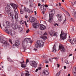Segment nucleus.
I'll return each instance as SVG.
<instances>
[{"mask_svg":"<svg viewBox=\"0 0 76 76\" xmlns=\"http://www.w3.org/2000/svg\"><path fill=\"white\" fill-rule=\"evenodd\" d=\"M38 69L39 70H41V67H39L38 68Z\"/></svg>","mask_w":76,"mask_h":76,"instance_id":"53","label":"nucleus"},{"mask_svg":"<svg viewBox=\"0 0 76 76\" xmlns=\"http://www.w3.org/2000/svg\"><path fill=\"white\" fill-rule=\"evenodd\" d=\"M73 75L74 76H76V73L75 72H72Z\"/></svg>","mask_w":76,"mask_h":76,"instance_id":"33","label":"nucleus"},{"mask_svg":"<svg viewBox=\"0 0 76 76\" xmlns=\"http://www.w3.org/2000/svg\"><path fill=\"white\" fill-rule=\"evenodd\" d=\"M20 14H23V12H25V11H23V10H20Z\"/></svg>","mask_w":76,"mask_h":76,"instance_id":"27","label":"nucleus"},{"mask_svg":"<svg viewBox=\"0 0 76 76\" xmlns=\"http://www.w3.org/2000/svg\"><path fill=\"white\" fill-rule=\"evenodd\" d=\"M12 27L13 29H17V27L16 26V24H12Z\"/></svg>","mask_w":76,"mask_h":76,"instance_id":"19","label":"nucleus"},{"mask_svg":"<svg viewBox=\"0 0 76 76\" xmlns=\"http://www.w3.org/2000/svg\"><path fill=\"white\" fill-rule=\"evenodd\" d=\"M74 17H75V18H76V12H75V13H74Z\"/></svg>","mask_w":76,"mask_h":76,"instance_id":"45","label":"nucleus"},{"mask_svg":"<svg viewBox=\"0 0 76 76\" xmlns=\"http://www.w3.org/2000/svg\"><path fill=\"white\" fill-rule=\"evenodd\" d=\"M53 58H52L51 59V58H49V61H50V62H53Z\"/></svg>","mask_w":76,"mask_h":76,"instance_id":"31","label":"nucleus"},{"mask_svg":"<svg viewBox=\"0 0 76 76\" xmlns=\"http://www.w3.org/2000/svg\"><path fill=\"white\" fill-rule=\"evenodd\" d=\"M59 50H61L62 52H65V49L64 46L63 45H59Z\"/></svg>","mask_w":76,"mask_h":76,"instance_id":"11","label":"nucleus"},{"mask_svg":"<svg viewBox=\"0 0 76 76\" xmlns=\"http://www.w3.org/2000/svg\"><path fill=\"white\" fill-rule=\"evenodd\" d=\"M30 75V74H29V73H26V76H29Z\"/></svg>","mask_w":76,"mask_h":76,"instance_id":"34","label":"nucleus"},{"mask_svg":"<svg viewBox=\"0 0 76 76\" xmlns=\"http://www.w3.org/2000/svg\"><path fill=\"white\" fill-rule=\"evenodd\" d=\"M38 71V69H37L36 70V72H37Z\"/></svg>","mask_w":76,"mask_h":76,"instance_id":"55","label":"nucleus"},{"mask_svg":"<svg viewBox=\"0 0 76 76\" xmlns=\"http://www.w3.org/2000/svg\"><path fill=\"white\" fill-rule=\"evenodd\" d=\"M44 56H45L44 55H42V57H43V58H44L45 57Z\"/></svg>","mask_w":76,"mask_h":76,"instance_id":"64","label":"nucleus"},{"mask_svg":"<svg viewBox=\"0 0 76 76\" xmlns=\"http://www.w3.org/2000/svg\"><path fill=\"white\" fill-rule=\"evenodd\" d=\"M73 40L74 42H76V38H74L73 39Z\"/></svg>","mask_w":76,"mask_h":76,"instance_id":"41","label":"nucleus"},{"mask_svg":"<svg viewBox=\"0 0 76 76\" xmlns=\"http://www.w3.org/2000/svg\"><path fill=\"white\" fill-rule=\"evenodd\" d=\"M28 43H32V41L29 38H25L23 41V46L26 47L28 44Z\"/></svg>","mask_w":76,"mask_h":76,"instance_id":"2","label":"nucleus"},{"mask_svg":"<svg viewBox=\"0 0 76 76\" xmlns=\"http://www.w3.org/2000/svg\"><path fill=\"white\" fill-rule=\"evenodd\" d=\"M33 6H34V5H33V4L30 3V5H29L30 7H33Z\"/></svg>","mask_w":76,"mask_h":76,"instance_id":"30","label":"nucleus"},{"mask_svg":"<svg viewBox=\"0 0 76 76\" xmlns=\"http://www.w3.org/2000/svg\"><path fill=\"white\" fill-rule=\"evenodd\" d=\"M21 66L22 67H23V68H25V67H26V64H21Z\"/></svg>","mask_w":76,"mask_h":76,"instance_id":"23","label":"nucleus"},{"mask_svg":"<svg viewBox=\"0 0 76 76\" xmlns=\"http://www.w3.org/2000/svg\"><path fill=\"white\" fill-rule=\"evenodd\" d=\"M25 24V25L26 26V27H28V26L27 25V24H26V21L24 22Z\"/></svg>","mask_w":76,"mask_h":76,"instance_id":"44","label":"nucleus"},{"mask_svg":"<svg viewBox=\"0 0 76 76\" xmlns=\"http://www.w3.org/2000/svg\"><path fill=\"white\" fill-rule=\"evenodd\" d=\"M7 59H8V61H10V62H13V60H12V59H10V57H8Z\"/></svg>","mask_w":76,"mask_h":76,"instance_id":"25","label":"nucleus"},{"mask_svg":"<svg viewBox=\"0 0 76 76\" xmlns=\"http://www.w3.org/2000/svg\"><path fill=\"white\" fill-rule=\"evenodd\" d=\"M45 7H48V6L47 5H45Z\"/></svg>","mask_w":76,"mask_h":76,"instance_id":"51","label":"nucleus"},{"mask_svg":"<svg viewBox=\"0 0 76 76\" xmlns=\"http://www.w3.org/2000/svg\"><path fill=\"white\" fill-rule=\"evenodd\" d=\"M67 33H64V32H62V31H61V33L60 35V37L61 39H62V40H64V39H66L67 38Z\"/></svg>","mask_w":76,"mask_h":76,"instance_id":"5","label":"nucleus"},{"mask_svg":"<svg viewBox=\"0 0 76 76\" xmlns=\"http://www.w3.org/2000/svg\"><path fill=\"white\" fill-rule=\"evenodd\" d=\"M18 29H19L20 32H21V31H22V27H19Z\"/></svg>","mask_w":76,"mask_h":76,"instance_id":"32","label":"nucleus"},{"mask_svg":"<svg viewBox=\"0 0 76 76\" xmlns=\"http://www.w3.org/2000/svg\"><path fill=\"white\" fill-rule=\"evenodd\" d=\"M30 22H34V21H35V18H34V17H31L30 18Z\"/></svg>","mask_w":76,"mask_h":76,"instance_id":"17","label":"nucleus"},{"mask_svg":"<svg viewBox=\"0 0 76 76\" xmlns=\"http://www.w3.org/2000/svg\"><path fill=\"white\" fill-rule=\"evenodd\" d=\"M6 25H7V26L6 25H5L4 24V23H3V26H4L5 28H9V26H10V23L9 22V21L5 23Z\"/></svg>","mask_w":76,"mask_h":76,"instance_id":"13","label":"nucleus"},{"mask_svg":"<svg viewBox=\"0 0 76 76\" xmlns=\"http://www.w3.org/2000/svg\"><path fill=\"white\" fill-rule=\"evenodd\" d=\"M66 23V20H65L63 22V23Z\"/></svg>","mask_w":76,"mask_h":76,"instance_id":"59","label":"nucleus"},{"mask_svg":"<svg viewBox=\"0 0 76 76\" xmlns=\"http://www.w3.org/2000/svg\"><path fill=\"white\" fill-rule=\"evenodd\" d=\"M33 50H34V51H37V49L35 48H34L33 49Z\"/></svg>","mask_w":76,"mask_h":76,"instance_id":"49","label":"nucleus"},{"mask_svg":"<svg viewBox=\"0 0 76 76\" xmlns=\"http://www.w3.org/2000/svg\"><path fill=\"white\" fill-rule=\"evenodd\" d=\"M64 69H66V66H64Z\"/></svg>","mask_w":76,"mask_h":76,"instance_id":"57","label":"nucleus"},{"mask_svg":"<svg viewBox=\"0 0 76 76\" xmlns=\"http://www.w3.org/2000/svg\"><path fill=\"white\" fill-rule=\"evenodd\" d=\"M44 46V42L41 40L37 41L35 44V47L37 48H41Z\"/></svg>","mask_w":76,"mask_h":76,"instance_id":"3","label":"nucleus"},{"mask_svg":"<svg viewBox=\"0 0 76 76\" xmlns=\"http://www.w3.org/2000/svg\"><path fill=\"white\" fill-rule=\"evenodd\" d=\"M69 41L72 44H74V41H73V40L69 39Z\"/></svg>","mask_w":76,"mask_h":76,"instance_id":"24","label":"nucleus"},{"mask_svg":"<svg viewBox=\"0 0 76 76\" xmlns=\"http://www.w3.org/2000/svg\"><path fill=\"white\" fill-rule=\"evenodd\" d=\"M23 10V11L26 12H27V13H32V12H33V10H31V11H30L29 9H28V8H27L25 7H24Z\"/></svg>","mask_w":76,"mask_h":76,"instance_id":"10","label":"nucleus"},{"mask_svg":"<svg viewBox=\"0 0 76 76\" xmlns=\"http://www.w3.org/2000/svg\"><path fill=\"white\" fill-rule=\"evenodd\" d=\"M29 61V60L28 59H27L26 61V63H28V62Z\"/></svg>","mask_w":76,"mask_h":76,"instance_id":"50","label":"nucleus"},{"mask_svg":"<svg viewBox=\"0 0 76 76\" xmlns=\"http://www.w3.org/2000/svg\"><path fill=\"white\" fill-rule=\"evenodd\" d=\"M43 74L46 75H48V74H49V73H48V71L45 70H44L43 71Z\"/></svg>","mask_w":76,"mask_h":76,"instance_id":"16","label":"nucleus"},{"mask_svg":"<svg viewBox=\"0 0 76 76\" xmlns=\"http://www.w3.org/2000/svg\"><path fill=\"white\" fill-rule=\"evenodd\" d=\"M29 32V29H28L27 30H26V33H27V34H28V33Z\"/></svg>","mask_w":76,"mask_h":76,"instance_id":"42","label":"nucleus"},{"mask_svg":"<svg viewBox=\"0 0 76 76\" xmlns=\"http://www.w3.org/2000/svg\"><path fill=\"white\" fill-rule=\"evenodd\" d=\"M74 4H76V1H75V2H74Z\"/></svg>","mask_w":76,"mask_h":76,"instance_id":"61","label":"nucleus"},{"mask_svg":"<svg viewBox=\"0 0 76 76\" xmlns=\"http://www.w3.org/2000/svg\"><path fill=\"white\" fill-rule=\"evenodd\" d=\"M45 63H48L49 62L47 60H46L45 61Z\"/></svg>","mask_w":76,"mask_h":76,"instance_id":"40","label":"nucleus"},{"mask_svg":"<svg viewBox=\"0 0 76 76\" xmlns=\"http://www.w3.org/2000/svg\"><path fill=\"white\" fill-rule=\"evenodd\" d=\"M49 34L50 36H56V37H57V34H58V33H56L53 31H50Z\"/></svg>","mask_w":76,"mask_h":76,"instance_id":"8","label":"nucleus"},{"mask_svg":"<svg viewBox=\"0 0 76 76\" xmlns=\"http://www.w3.org/2000/svg\"><path fill=\"white\" fill-rule=\"evenodd\" d=\"M10 70H11V67H8V71H10Z\"/></svg>","mask_w":76,"mask_h":76,"instance_id":"38","label":"nucleus"},{"mask_svg":"<svg viewBox=\"0 0 76 76\" xmlns=\"http://www.w3.org/2000/svg\"><path fill=\"white\" fill-rule=\"evenodd\" d=\"M28 16L27 15H26L25 16V18H27Z\"/></svg>","mask_w":76,"mask_h":76,"instance_id":"52","label":"nucleus"},{"mask_svg":"<svg viewBox=\"0 0 76 76\" xmlns=\"http://www.w3.org/2000/svg\"><path fill=\"white\" fill-rule=\"evenodd\" d=\"M33 27L34 28H37V26H38L37 25V23H34L32 25Z\"/></svg>","mask_w":76,"mask_h":76,"instance_id":"18","label":"nucleus"},{"mask_svg":"<svg viewBox=\"0 0 76 76\" xmlns=\"http://www.w3.org/2000/svg\"><path fill=\"white\" fill-rule=\"evenodd\" d=\"M57 66L58 67H60V65H59V64H57Z\"/></svg>","mask_w":76,"mask_h":76,"instance_id":"47","label":"nucleus"},{"mask_svg":"<svg viewBox=\"0 0 76 76\" xmlns=\"http://www.w3.org/2000/svg\"><path fill=\"white\" fill-rule=\"evenodd\" d=\"M21 76H24V74H23V73H21Z\"/></svg>","mask_w":76,"mask_h":76,"instance_id":"46","label":"nucleus"},{"mask_svg":"<svg viewBox=\"0 0 76 76\" xmlns=\"http://www.w3.org/2000/svg\"><path fill=\"white\" fill-rule=\"evenodd\" d=\"M10 6H12L14 9L15 13V15L14 16L15 19H18V14L17 13L18 12V10L17 8L18 6L16 4L12 3L8 4L7 6L5 8V11L8 12L9 16H10L12 17V19H13V11L10 9H11Z\"/></svg>","mask_w":76,"mask_h":76,"instance_id":"1","label":"nucleus"},{"mask_svg":"<svg viewBox=\"0 0 76 76\" xmlns=\"http://www.w3.org/2000/svg\"><path fill=\"white\" fill-rule=\"evenodd\" d=\"M20 23L21 24V25H23V24H24V22H23V20H21L20 21Z\"/></svg>","mask_w":76,"mask_h":76,"instance_id":"26","label":"nucleus"},{"mask_svg":"<svg viewBox=\"0 0 76 76\" xmlns=\"http://www.w3.org/2000/svg\"><path fill=\"white\" fill-rule=\"evenodd\" d=\"M71 11L72 12H75V10H74L73 9H72L71 10Z\"/></svg>","mask_w":76,"mask_h":76,"instance_id":"43","label":"nucleus"},{"mask_svg":"<svg viewBox=\"0 0 76 76\" xmlns=\"http://www.w3.org/2000/svg\"><path fill=\"white\" fill-rule=\"evenodd\" d=\"M61 73V72L60 71L58 72L56 74V76H59L60 75V73Z\"/></svg>","mask_w":76,"mask_h":76,"instance_id":"28","label":"nucleus"},{"mask_svg":"<svg viewBox=\"0 0 76 76\" xmlns=\"http://www.w3.org/2000/svg\"><path fill=\"white\" fill-rule=\"evenodd\" d=\"M56 47L54 46L53 48V53H56Z\"/></svg>","mask_w":76,"mask_h":76,"instance_id":"21","label":"nucleus"},{"mask_svg":"<svg viewBox=\"0 0 76 76\" xmlns=\"http://www.w3.org/2000/svg\"><path fill=\"white\" fill-rule=\"evenodd\" d=\"M41 6V4H40V3H39L38 4V6Z\"/></svg>","mask_w":76,"mask_h":76,"instance_id":"54","label":"nucleus"},{"mask_svg":"<svg viewBox=\"0 0 76 76\" xmlns=\"http://www.w3.org/2000/svg\"><path fill=\"white\" fill-rule=\"evenodd\" d=\"M53 10H52L49 12V19L48 20V22L51 23L53 20V16H54V14H53Z\"/></svg>","mask_w":76,"mask_h":76,"instance_id":"4","label":"nucleus"},{"mask_svg":"<svg viewBox=\"0 0 76 76\" xmlns=\"http://www.w3.org/2000/svg\"><path fill=\"white\" fill-rule=\"evenodd\" d=\"M15 45V46H18L19 45V41L18 40L16 41Z\"/></svg>","mask_w":76,"mask_h":76,"instance_id":"20","label":"nucleus"},{"mask_svg":"<svg viewBox=\"0 0 76 76\" xmlns=\"http://www.w3.org/2000/svg\"><path fill=\"white\" fill-rule=\"evenodd\" d=\"M30 64L33 67H37V62L34 61H30Z\"/></svg>","mask_w":76,"mask_h":76,"instance_id":"7","label":"nucleus"},{"mask_svg":"<svg viewBox=\"0 0 76 76\" xmlns=\"http://www.w3.org/2000/svg\"><path fill=\"white\" fill-rule=\"evenodd\" d=\"M5 32L8 34H10V35L12 36L14 35L15 34V32L12 30H6Z\"/></svg>","mask_w":76,"mask_h":76,"instance_id":"6","label":"nucleus"},{"mask_svg":"<svg viewBox=\"0 0 76 76\" xmlns=\"http://www.w3.org/2000/svg\"><path fill=\"white\" fill-rule=\"evenodd\" d=\"M40 9H41V10H45V9H44V6L43 5H41Z\"/></svg>","mask_w":76,"mask_h":76,"instance_id":"22","label":"nucleus"},{"mask_svg":"<svg viewBox=\"0 0 76 76\" xmlns=\"http://www.w3.org/2000/svg\"><path fill=\"white\" fill-rule=\"evenodd\" d=\"M46 66V67H48V65H47Z\"/></svg>","mask_w":76,"mask_h":76,"instance_id":"63","label":"nucleus"},{"mask_svg":"<svg viewBox=\"0 0 76 76\" xmlns=\"http://www.w3.org/2000/svg\"><path fill=\"white\" fill-rule=\"evenodd\" d=\"M33 1H34V0H29L30 3H31V2H32Z\"/></svg>","mask_w":76,"mask_h":76,"instance_id":"48","label":"nucleus"},{"mask_svg":"<svg viewBox=\"0 0 76 76\" xmlns=\"http://www.w3.org/2000/svg\"><path fill=\"white\" fill-rule=\"evenodd\" d=\"M72 56V54H70L69 55V57H70V56Z\"/></svg>","mask_w":76,"mask_h":76,"instance_id":"56","label":"nucleus"},{"mask_svg":"<svg viewBox=\"0 0 76 76\" xmlns=\"http://www.w3.org/2000/svg\"><path fill=\"white\" fill-rule=\"evenodd\" d=\"M66 14L67 15H68V16H70V14H69V13H68L67 11H66Z\"/></svg>","mask_w":76,"mask_h":76,"instance_id":"37","label":"nucleus"},{"mask_svg":"<svg viewBox=\"0 0 76 76\" xmlns=\"http://www.w3.org/2000/svg\"><path fill=\"white\" fill-rule=\"evenodd\" d=\"M1 43H3V44L5 45H8V44L7 42L6 41L4 42V38L1 39Z\"/></svg>","mask_w":76,"mask_h":76,"instance_id":"12","label":"nucleus"},{"mask_svg":"<svg viewBox=\"0 0 76 76\" xmlns=\"http://www.w3.org/2000/svg\"><path fill=\"white\" fill-rule=\"evenodd\" d=\"M59 9H61V10H63V11H65V10L64 9V8L63 7H59Z\"/></svg>","mask_w":76,"mask_h":76,"instance_id":"29","label":"nucleus"},{"mask_svg":"<svg viewBox=\"0 0 76 76\" xmlns=\"http://www.w3.org/2000/svg\"><path fill=\"white\" fill-rule=\"evenodd\" d=\"M42 13L43 14H44V13H45V12L44 11H42Z\"/></svg>","mask_w":76,"mask_h":76,"instance_id":"60","label":"nucleus"},{"mask_svg":"<svg viewBox=\"0 0 76 76\" xmlns=\"http://www.w3.org/2000/svg\"><path fill=\"white\" fill-rule=\"evenodd\" d=\"M47 34L45 32L44 34V36L43 37H42L41 38L43 39H44V40H45L46 39H47V36H45V35L46 36L47 35Z\"/></svg>","mask_w":76,"mask_h":76,"instance_id":"15","label":"nucleus"},{"mask_svg":"<svg viewBox=\"0 0 76 76\" xmlns=\"http://www.w3.org/2000/svg\"><path fill=\"white\" fill-rule=\"evenodd\" d=\"M58 19L59 22H61L63 20V16L61 14H58L56 15Z\"/></svg>","mask_w":76,"mask_h":76,"instance_id":"9","label":"nucleus"},{"mask_svg":"<svg viewBox=\"0 0 76 76\" xmlns=\"http://www.w3.org/2000/svg\"><path fill=\"white\" fill-rule=\"evenodd\" d=\"M56 25L57 26H58V24L57 23H56L55 24L54 26H56Z\"/></svg>","mask_w":76,"mask_h":76,"instance_id":"39","label":"nucleus"},{"mask_svg":"<svg viewBox=\"0 0 76 76\" xmlns=\"http://www.w3.org/2000/svg\"><path fill=\"white\" fill-rule=\"evenodd\" d=\"M9 41L11 44H12V40L11 39H9Z\"/></svg>","mask_w":76,"mask_h":76,"instance_id":"35","label":"nucleus"},{"mask_svg":"<svg viewBox=\"0 0 76 76\" xmlns=\"http://www.w3.org/2000/svg\"><path fill=\"white\" fill-rule=\"evenodd\" d=\"M59 5L60 6H61V3H59Z\"/></svg>","mask_w":76,"mask_h":76,"instance_id":"58","label":"nucleus"},{"mask_svg":"<svg viewBox=\"0 0 76 76\" xmlns=\"http://www.w3.org/2000/svg\"><path fill=\"white\" fill-rule=\"evenodd\" d=\"M71 20L73 22V19L72 18H71Z\"/></svg>","mask_w":76,"mask_h":76,"instance_id":"62","label":"nucleus"},{"mask_svg":"<svg viewBox=\"0 0 76 76\" xmlns=\"http://www.w3.org/2000/svg\"><path fill=\"white\" fill-rule=\"evenodd\" d=\"M52 59H55L56 60V61H57V60H58V58H52Z\"/></svg>","mask_w":76,"mask_h":76,"instance_id":"36","label":"nucleus"},{"mask_svg":"<svg viewBox=\"0 0 76 76\" xmlns=\"http://www.w3.org/2000/svg\"><path fill=\"white\" fill-rule=\"evenodd\" d=\"M40 29L41 30H44V29H46V27L43 25H40Z\"/></svg>","mask_w":76,"mask_h":76,"instance_id":"14","label":"nucleus"}]
</instances>
